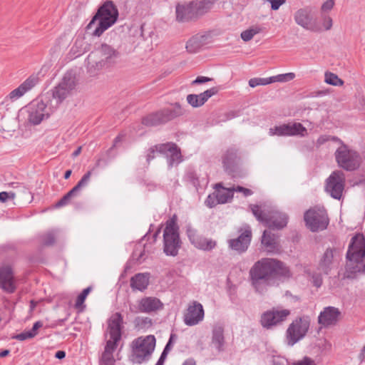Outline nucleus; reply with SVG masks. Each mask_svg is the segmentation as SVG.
I'll return each instance as SVG.
<instances>
[{
    "label": "nucleus",
    "mask_w": 365,
    "mask_h": 365,
    "mask_svg": "<svg viewBox=\"0 0 365 365\" xmlns=\"http://www.w3.org/2000/svg\"><path fill=\"white\" fill-rule=\"evenodd\" d=\"M205 204L207 207L212 208L215 207L217 204H220L217 197L216 192L212 195H209L205 200Z\"/></svg>",
    "instance_id": "45"
},
{
    "label": "nucleus",
    "mask_w": 365,
    "mask_h": 365,
    "mask_svg": "<svg viewBox=\"0 0 365 365\" xmlns=\"http://www.w3.org/2000/svg\"><path fill=\"white\" fill-rule=\"evenodd\" d=\"M215 192L220 204H224L232 198L234 192L232 190L231 187L229 189L223 188L222 190H217Z\"/></svg>",
    "instance_id": "37"
},
{
    "label": "nucleus",
    "mask_w": 365,
    "mask_h": 365,
    "mask_svg": "<svg viewBox=\"0 0 365 365\" xmlns=\"http://www.w3.org/2000/svg\"><path fill=\"white\" fill-rule=\"evenodd\" d=\"M293 365H315L314 361L309 357H304L302 360L294 364Z\"/></svg>",
    "instance_id": "56"
},
{
    "label": "nucleus",
    "mask_w": 365,
    "mask_h": 365,
    "mask_svg": "<svg viewBox=\"0 0 365 365\" xmlns=\"http://www.w3.org/2000/svg\"><path fill=\"white\" fill-rule=\"evenodd\" d=\"M269 134L278 136H304L307 129L300 123H287L269 128Z\"/></svg>",
    "instance_id": "18"
},
{
    "label": "nucleus",
    "mask_w": 365,
    "mask_h": 365,
    "mask_svg": "<svg viewBox=\"0 0 365 365\" xmlns=\"http://www.w3.org/2000/svg\"><path fill=\"white\" fill-rule=\"evenodd\" d=\"M186 176L187 180L190 182L193 186L197 188V187L200 185V182L197 174L195 172H188Z\"/></svg>",
    "instance_id": "50"
},
{
    "label": "nucleus",
    "mask_w": 365,
    "mask_h": 365,
    "mask_svg": "<svg viewBox=\"0 0 365 365\" xmlns=\"http://www.w3.org/2000/svg\"><path fill=\"white\" fill-rule=\"evenodd\" d=\"M42 327L43 323L40 321H38L34 324L32 329L29 330V331L33 333L35 336L37 334V330Z\"/></svg>",
    "instance_id": "58"
},
{
    "label": "nucleus",
    "mask_w": 365,
    "mask_h": 365,
    "mask_svg": "<svg viewBox=\"0 0 365 365\" xmlns=\"http://www.w3.org/2000/svg\"><path fill=\"white\" fill-rule=\"evenodd\" d=\"M123 320V317L119 312L113 314L108 319L107 332L110 339L106 341L102 356L113 357L117 344L121 339Z\"/></svg>",
    "instance_id": "7"
},
{
    "label": "nucleus",
    "mask_w": 365,
    "mask_h": 365,
    "mask_svg": "<svg viewBox=\"0 0 365 365\" xmlns=\"http://www.w3.org/2000/svg\"><path fill=\"white\" fill-rule=\"evenodd\" d=\"M312 282L313 284L317 287H319L322 284V277L321 274H315L312 276Z\"/></svg>",
    "instance_id": "55"
},
{
    "label": "nucleus",
    "mask_w": 365,
    "mask_h": 365,
    "mask_svg": "<svg viewBox=\"0 0 365 365\" xmlns=\"http://www.w3.org/2000/svg\"><path fill=\"white\" fill-rule=\"evenodd\" d=\"M261 29L258 27H252L241 33V38L245 41H250L253 36L260 32Z\"/></svg>",
    "instance_id": "41"
},
{
    "label": "nucleus",
    "mask_w": 365,
    "mask_h": 365,
    "mask_svg": "<svg viewBox=\"0 0 365 365\" xmlns=\"http://www.w3.org/2000/svg\"><path fill=\"white\" fill-rule=\"evenodd\" d=\"M290 314L289 309L273 307L262 314L260 324L264 328L271 329L282 324Z\"/></svg>",
    "instance_id": "11"
},
{
    "label": "nucleus",
    "mask_w": 365,
    "mask_h": 365,
    "mask_svg": "<svg viewBox=\"0 0 365 365\" xmlns=\"http://www.w3.org/2000/svg\"><path fill=\"white\" fill-rule=\"evenodd\" d=\"M65 356L66 352L64 351H58L55 354V357L58 359H62L65 358Z\"/></svg>",
    "instance_id": "62"
},
{
    "label": "nucleus",
    "mask_w": 365,
    "mask_h": 365,
    "mask_svg": "<svg viewBox=\"0 0 365 365\" xmlns=\"http://www.w3.org/2000/svg\"><path fill=\"white\" fill-rule=\"evenodd\" d=\"M295 77V74L294 73H287L284 74H279L274 76L269 77V80H271V83L275 82H287L294 79Z\"/></svg>",
    "instance_id": "40"
},
{
    "label": "nucleus",
    "mask_w": 365,
    "mask_h": 365,
    "mask_svg": "<svg viewBox=\"0 0 365 365\" xmlns=\"http://www.w3.org/2000/svg\"><path fill=\"white\" fill-rule=\"evenodd\" d=\"M34 337V334L29 331H24L20 334H16L12 336V339H17L19 341H24L26 339H31Z\"/></svg>",
    "instance_id": "48"
},
{
    "label": "nucleus",
    "mask_w": 365,
    "mask_h": 365,
    "mask_svg": "<svg viewBox=\"0 0 365 365\" xmlns=\"http://www.w3.org/2000/svg\"><path fill=\"white\" fill-rule=\"evenodd\" d=\"M271 83L269 78H253L249 81V86L255 88L257 86H265Z\"/></svg>",
    "instance_id": "43"
},
{
    "label": "nucleus",
    "mask_w": 365,
    "mask_h": 365,
    "mask_svg": "<svg viewBox=\"0 0 365 365\" xmlns=\"http://www.w3.org/2000/svg\"><path fill=\"white\" fill-rule=\"evenodd\" d=\"M176 19L181 22L197 19L192 2L186 5L176 6Z\"/></svg>",
    "instance_id": "30"
},
{
    "label": "nucleus",
    "mask_w": 365,
    "mask_h": 365,
    "mask_svg": "<svg viewBox=\"0 0 365 365\" xmlns=\"http://www.w3.org/2000/svg\"><path fill=\"white\" fill-rule=\"evenodd\" d=\"M155 338L153 335L140 336L131 343L130 361L133 364H141L150 360L155 347Z\"/></svg>",
    "instance_id": "5"
},
{
    "label": "nucleus",
    "mask_w": 365,
    "mask_h": 365,
    "mask_svg": "<svg viewBox=\"0 0 365 365\" xmlns=\"http://www.w3.org/2000/svg\"><path fill=\"white\" fill-rule=\"evenodd\" d=\"M172 338H173V336L171 335L169 341L166 344L163 351L162 352V354H161V355H160V358H159V359H158V362H157V364L155 365H163L164 361L165 360V358L167 356V353H168V351L169 349Z\"/></svg>",
    "instance_id": "49"
},
{
    "label": "nucleus",
    "mask_w": 365,
    "mask_h": 365,
    "mask_svg": "<svg viewBox=\"0 0 365 365\" xmlns=\"http://www.w3.org/2000/svg\"><path fill=\"white\" fill-rule=\"evenodd\" d=\"M262 245L268 252H273L277 247V240L275 235L270 231L264 230L261 240Z\"/></svg>",
    "instance_id": "35"
},
{
    "label": "nucleus",
    "mask_w": 365,
    "mask_h": 365,
    "mask_svg": "<svg viewBox=\"0 0 365 365\" xmlns=\"http://www.w3.org/2000/svg\"><path fill=\"white\" fill-rule=\"evenodd\" d=\"M306 225L312 232L325 230L329 225V217L324 208L314 207L304 213Z\"/></svg>",
    "instance_id": "10"
},
{
    "label": "nucleus",
    "mask_w": 365,
    "mask_h": 365,
    "mask_svg": "<svg viewBox=\"0 0 365 365\" xmlns=\"http://www.w3.org/2000/svg\"><path fill=\"white\" fill-rule=\"evenodd\" d=\"M324 76V81L327 84L332 86H342L344 84V81L341 79H340L337 75L333 73L326 72Z\"/></svg>",
    "instance_id": "38"
},
{
    "label": "nucleus",
    "mask_w": 365,
    "mask_h": 365,
    "mask_svg": "<svg viewBox=\"0 0 365 365\" xmlns=\"http://www.w3.org/2000/svg\"><path fill=\"white\" fill-rule=\"evenodd\" d=\"M0 285L1 289L7 293H14L16 289L12 269L9 266L0 269Z\"/></svg>",
    "instance_id": "23"
},
{
    "label": "nucleus",
    "mask_w": 365,
    "mask_h": 365,
    "mask_svg": "<svg viewBox=\"0 0 365 365\" xmlns=\"http://www.w3.org/2000/svg\"><path fill=\"white\" fill-rule=\"evenodd\" d=\"M208 36L196 34L190 38L186 43V49L189 53H197L207 43Z\"/></svg>",
    "instance_id": "32"
},
{
    "label": "nucleus",
    "mask_w": 365,
    "mask_h": 365,
    "mask_svg": "<svg viewBox=\"0 0 365 365\" xmlns=\"http://www.w3.org/2000/svg\"><path fill=\"white\" fill-rule=\"evenodd\" d=\"M249 275L255 292L263 294L269 287L274 284L277 278L289 277L291 274L289 268L282 262L262 258L250 268Z\"/></svg>",
    "instance_id": "1"
},
{
    "label": "nucleus",
    "mask_w": 365,
    "mask_h": 365,
    "mask_svg": "<svg viewBox=\"0 0 365 365\" xmlns=\"http://www.w3.org/2000/svg\"><path fill=\"white\" fill-rule=\"evenodd\" d=\"M333 258V250L331 248L327 249L319 264V269L326 274L331 270Z\"/></svg>",
    "instance_id": "36"
},
{
    "label": "nucleus",
    "mask_w": 365,
    "mask_h": 365,
    "mask_svg": "<svg viewBox=\"0 0 365 365\" xmlns=\"http://www.w3.org/2000/svg\"><path fill=\"white\" fill-rule=\"evenodd\" d=\"M312 11V8L309 6L297 9L294 14V21L306 30L317 33L322 32V29L314 21Z\"/></svg>",
    "instance_id": "14"
},
{
    "label": "nucleus",
    "mask_w": 365,
    "mask_h": 365,
    "mask_svg": "<svg viewBox=\"0 0 365 365\" xmlns=\"http://www.w3.org/2000/svg\"><path fill=\"white\" fill-rule=\"evenodd\" d=\"M91 175V172L88 171L81 178L78 182L56 203L55 207L58 208L68 205L71 199L76 196L83 187H85L88 185L90 180Z\"/></svg>",
    "instance_id": "24"
},
{
    "label": "nucleus",
    "mask_w": 365,
    "mask_h": 365,
    "mask_svg": "<svg viewBox=\"0 0 365 365\" xmlns=\"http://www.w3.org/2000/svg\"><path fill=\"white\" fill-rule=\"evenodd\" d=\"M119 57V52L111 46L103 43L87 58V66L89 72L95 74L97 71L107 68L115 63Z\"/></svg>",
    "instance_id": "4"
},
{
    "label": "nucleus",
    "mask_w": 365,
    "mask_h": 365,
    "mask_svg": "<svg viewBox=\"0 0 365 365\" xmlns=\"http://www.w3.org/2000/svg\"><path fill=\"white\" fill-rule=\"evenodd\" d=\"M252 212L257 220L264 224L268 212L261 210L258 205H252Z\"/></svg>",
    "instance_id": "42"
},
{
    "label": "nucleus",
    "mask_w": 365,
    "mask_h": 365,
    "mask_svg": "<svg viewBox=\"0 0 365 365\" xmlns=\"http://www.w3.org/2000/svg\"><path fill=\"white\" fill-rule=\"evenodd\" d=\"M334 6V0H327L322 5L321 9L322 11H329L333 9Z\"/></svg>",
    "instance_id": "52"
},
{
    "label": "nucleus",
    "mask_w": 365,
    "mask_h": 365,
    "mask_svg": "<svg viewBox=\"0 0 365 365\" xmlns=\"http://www.w3.org/2000/svg\"><path fill=\"white\" fill-rule=\"evenodd\" d=\"M38 82V78L36 76H31L24 81L18 88L13 90L8 96V98L12 101L19 98L27 91L33 88Z\"/></svg>",
    "instance_id": "28"
},
{
    "label": "nucleus",
    "mask_w": 365,
    "mask_h": 365,
    "mask_svg": "<svg viewBox=\"0 0 365 365\" xmlns=\"http://www.w3.org/2000/svg\"><path fill=\"white\" fill-rule=\"evenodd\" d=\"M41 242L43 245H53L55 242L56 235L53 231H48L40 236Z\"/></svg>",
    "instance_id": "39"
},
{
    "label": "nucleus",
    "mask_w": 365,
    "mask_h": 365,
    "mask_svg": "<svg viewBox=\"0 0 365 365\" xmlns=\"http://www.w3.org/2000/svg\"><path fill=\"white\" fill-rule=\"evenodd\" d=\"M341 314L339 309L334 307H327L320 313L318 322L324 327L335 324Z\"/></svg>",
    "instance_id": "27"
},
{
    "label": "nucleus",
    "mask_w": 365,
    "mask_h": 365,
    "mask_svg": "<svg viewBox=\"0 0 365 365\" xmlns=\"http://www.w3.org/2000/svg\"><path fill=\"white\" fill-rule=\"evenodd\" d=\"M101 365H114L113 358L110 356H102Z\"/></svg>",
    "instance_id": "59"
},
{
    "label": "nucleus",
    "mask_w": 365,
    "mask_h": 365,
    "mask_svg": "<svg viewBox=\"0 0 365 365\" xmlns=\"http://www.w3.org/2000/svg\"><path fill=\"white\" fill-rule=\"evenodd\" d=\"M91 290V287H88L84 289L82 291V292L78 296L76 301V304H75V307L76 308H79L80 307H81L83 305V304L85 302L86 298L87 297L88 294L90 293Z\"/></svg>",
    "instance_id": "44"
},
{
    "label": "nucleus",
    "mask_w": 365,
    "mask_h": 365,
    "mask_svg": "<svg viewBox=\"0 0 365 365\" xmlns=\"http://www.w3.org/2000/svg\"><path fill=\"white\" fill-rule=\"evenodd\" d=\"M225 339L224 335V327L220 324H215L212 329L211 345L218 351H224Z\"/></svg>",
    "instance_id": "29"
},
{
    "label": "nucleus",
    "mask_w": 365,
    "mask_h": 365,
    "mask_svg": "<svg viewBox=\"0 0 365 365\" xmlns=\"http://www.w3.org/2000/svg\"><path fill=\"white\" fill-rule=\"evenodd\" d=\"M309 328V320L307 317H299L294 320L289 326L286 334L287 343L293 346L303 339Z\"/></svg>",
    "instance_id": "13"
},
{
    "label": "nucleus",
    "mask_w": 365,
    "mask_h": 365,
    "mask_svg": "<svg viewBox=\"0 0 365 365\" xmlns=\"http://www.w3.org/2000/svg\"><path fill=\"white\" fill-rule=\"evenodd\" d=\"M215 1L216 0H202L200 1H191L196 17L198 18L208 12Z\"/></svg>",
    "instance_id": "34"
},
{
    "label": "nucleus",
    "mask_w": 365,
    "mask_h": 365,
    "mask_svg": "<svg viewBox=\"0 0 365 365\" xmlns=\"http://www.w3.org/2000/svg\"><path fill=\"white\" fill-rule=\"evenodd\" d=\"M185 113L186 110L180 103H175L172 107L165 108L145 116L142 123L146 126H157L182 116Z\"/></svg>",
    "instance_id": "6"
},
{
    "label": "nucleus",
    "mask_w": 365,
    "mask_h": 365,
    "mask_svg": "<svg viewBox=\"0 0 365 365\" xmlns=\"http://www.w3.org/2000/svg\"><path fill=\"white\" fill-rule=\"evenodd\" d=\"M204 309L202 305L193 301L190 303L184 314V322L187 326H195L201 322L204 319Z\"/></svg>",
    "instance_id": "20"
},
{
    "label": "nucleus",
    "mask_w": 365,
    "mask_h": 365,
    "mask_svg": "<svg viewBox=\"0 0 365 365\" xmlns=\"http://www.w3.org/2000/svg\"><path fill=\"white\" fill-rule=\"evenodd\" d=\"M252 240V231L250 227H247L241 234L235 239L227 241L229 248L238 254L246 252Z\"/></svg>",
    "instance_id": "19"
},
{
    "label": "nucleus",
    "mask_w": 365,
    "mask_h": 365,
    "mask_svg": "<svg viewBox=\"0 0 365 365\" xmlns=\"http://www.w3.org/2000/svg\"><path fill=\"white\" fill-rule=\"evenodd\" d=\"M339 146L334 153L337 165L347 171H354L358 169L361 163V158L359 153L341 141Z\"/></svg>",
    "instance_id": "9"
},
{
    "label": "nucleus",
    "mask_w": 365,
    "mask_h": 365,
    "mask_svg": "<svg viewBox=\"0 0 365 365\" xmlns=\"http://www.w3.org/2000/svg\"><path fill=\"white\" fill-rule=\"evenodd\" d=\"M158 152L167 155L169 167H173L175 164H179L182 161L180 150L173 143H167L155 145Z\"/></svg>",
    "instance_id": "22"
},
{
    "label": "nucleus",
    "mask_w": 365,
    "mask_h": 365,
    "mask_svg": "<svg viewBox=\"0 0 365 365\" xmlns=\"http://www.w3.org/2000/svg\"><path fill=\"white\" fill-rule=\"evenodd\" d=\"M155 158V150L153 148H150L149 153L147 155V161L150 162Z\"/></svg>",
    "instance_id": "60"
},
{
    "label": "nucleus",
    "mask_w": 365,
    "mask_h": 365,
    "mask_svg": "<svg viewBox=\"0 0 365 365\" xmlns=\"http://www.w3.org/2000/svg\"><path fill=\"white\" fill-rule=\"evenodd\" d=\"M365 238L362 234H356L351 240L346 252L347 263L344 277L355 279L358 274L365 273Z\"/></svg>",
    "instance_id": "2"
},
{
    "label": "nucleus",
    "mask_w": 365,
    "mask_h": 365,
    "mask_svg": "<svg viewBox=\"0 0 365 365\" xmlns=\"http://www.w3.org/2000/svg\"><path fill=\"white\" fill-rule=\"evenodd\" d=\"M212 80V78H208V77H206V76H197L192 82V85H195V84H201V83H207V82H209Z\"/></svg>",
    "instance_id": "54"
},
{
    "label": "nucleus",
    "mask_w": 365,
    "mask_h": 365,
    "mask_svg": "<svg viewBox=\"0 0 365 365\" xmlns=\"http://www.w3.org/2000/svg\"><path fill=\"white\" fill-rule=\"evenodd\" d=\"M232 190L233 192H242L244 196L245 197H247V196H250V195H252L253 194V192L248 189V188H245L244 187H242V186H237V187H232Z\"/></svg>",
    "instance_id": "51"
},
{
    "label": "nucleus",
    "mask_w": 365,
    "mask_h": 365,
    "mask_svg": "<svg viewBox=\"0 0 365 365\" xmlns=\"http://www.w3.org/2000/svg\"><path fill=\"white\" fill-rule=\"evenodd\" d=\"M322 21H323L322 26H321L322 29V31L323 30L329 31L331 29L332 25H333V21L330 16H326V15L323 16Z\"/></svg>",
    "instance_id": "47"
},
{
    "label": "nucleus",
    "mask_w": 365,
    "mask_h": 365,
    "mask_svg": "<svg viewBox=\"0 0 365 365\" xmlns=\"http://www.w3.org/2000/svg\"><path fill=\"white\" fill-rule=\"evenodd\" d=\"M218 88L212 87L200 94H189L187 96L186 100L188 104L193 108H199L203 106L207 100L217 94Z\"/></svg>",
    "instance_id": "26"
},
{
    "label": "nucleus",
    "mask_w": 365,
    "mask_h": 365,
    "mask_svg": "<svg viewBox=\"0 0 365 365\" xmlns=\"http://www.w3.org/2000/svg\"><path fill=\"white\" fill-rule=\"evenodd\" d=\"M329 140L338 141L339 139L337 137H331L330 135H323L319 137L316 145L317 147H319Z\"/></svg>",
    "instance_id": "46"
},
{
    "label": "nucleus",
    "mask_w": 365,
    "mask_h": 365,
    "mask_svg": "<svg viewBox=\"0 0 365 365\" xmlns=\"http://www.w3.org/2000/svg\"><path fill=\"white\" fill-rule=\"evenodd\" d=\"M178 226L173 220L167 221L163 230V250L169 256H176L181 247Z\"/></svg>",
    "instance_id": "8"
},
{
    "label": "nucleus",
    "mask_w": 365,
    "mask_h": 365,
    "mask_svg": "<svg viewBox=\"0 0 365 365\" xmlns=\"http://www.w3.org/2000/svg\"><path fill=\"white\" fill-rule=\"evenodd\" d=\"M163 308L161 301L153 297H145L137 302V304H130V311L133 313H151Z\"/></svg>",
    "instance_id": "17"
},
{
    "label": "nucleus",
    "mask_w": 365,
    "mask_h": 365,
    "mask_svg": "<svg viewBox=\"0 0 365 365\" xmlns=\"http://www.w3.org/2000/svg\"><path fill=\"white\" fill-rule=\"evenodd\" d=\"M9 198V194L6 192H0V201L1 202H6L7 199Z\"/></svg>",
    "instance_id": "61"
},
{
    "label": "nucleus",
    "mask_w": 365,
    "mask_h": 365,
    "mask_svg": "<svg viewBox=\"0 0 365 365\" xmlns=\"http://www.w3.org/2000/svg\"><path fill=\"white\" fill-rule=\"evenodd\" d=\"M344 186V173L341 170H335L327 179L325 190L333 198L340 200Z\"/></svg>",
    "instance_id": "15"
},
{
    "label": "nucleus",
    "mask_w": 365,
    "mask_h": 365,
    "mask_svg": "<svg viewBox=\"0 0 365 365\" xmlns=\"http://www.w3.org/2000/svg\"><path fill=\"white\" fill-rule=\"evenodd\" d=\"M237 149L231 147L229 148L222 156L223 166L227 171H232L235 167L237 159Z\"/></svg>",
    "instance_id": "33"
},
{
    "label": "nucleus",
    "mask_w": 365,
    "mask_h": 365,
    "mask_svg": "<svg viewBox=\"0 0 365 365\" xmlns=\"http://www.w3.org/2000/svg\"><path fill=\"white\" fill-rule=\"evenodd\" d=\"M149 279V273H138L130 278V286L133 290L143 292L147 289Z\"/></svg>",
    "instance_id": "31"
},
{
    "label": "nucleus",
    "mask_w": 365,
    "mask_h": 365,
    "mask_svg": "<svg viewBox=\"0 0 365 365\" xmlns=\"http://www.w3.org/2000/svg\"><path fill=\"white\" fill-rule=\"evenodd\" d=\"M186 232L190 242L198 249L210 251L217 245L216 242L212 239H208L198 235L197 230L191 227H187Z\"/></svg>",
    "instance_id": "21"
},
{
    "label": "nucleus",
    "mask_w": 365,
    "mask_h": 365,
    "mask_svg": "<svg viewBox=\"0 0 365 365\" xmlns=\"http://www.w3.org/2000/svg\"><path fill=\"white\" fill-rule=\"evenodd\" d=\"M225 116L226 118L223 120L224 121L234 118L236 116V114L234 111H230L227 113Z\"/></svg>",
    "instance_id": "63"
},
{
    "label": "nucleus",
    "mask_w": 365,
    "mask_h": 365,
    "mask_svg": "<svg viewBox=\"0 0 365 365\" xmlns=\"http://www.w3.org/2000/svg\"><path fill=\"white\" fill-rule=\"evenodd\" d=\"M182 365H196V363L193 359H188L184 361Z\"/></svg>",
    "instance_id": "64"
},
{
    "label": "nucleus",
    "mask_w": 365,
    "mask_h": 365,
    "mask_svg": "<svg viewBox=\"0 0 365 365\" xmlns=\"http://www.w3.org/2000/svg\"><path fill=\"white\" fill-rule=\"evenodd\" d=\"M42 327L43 323L40 321H38L34 324L32 329L29 330V331L33 333L35 336L37 334V330Z\"/></svg>",
    "instance_id": "57"
},
{
    "label": "nucleus",
    "mask_w": 365,
    "mask_h": 365,
    "mask_svg": "<svg viewBox=\"0 0 365 365\" xmlns=\"http://www.w3.org/2000/svg\"><path fill=\"white\" fill-rule=\"evenodd\" d=\"M287 215L285 213L277 210H272L268 212L264 225L272 229H282L287 224Z\"/></svg>",
    "instance_id": "25"
},
{
    "label": "nucleus",
    "mask_w": 365,
    "mask_h": 365,
    "mask_svg": "<svg viewBox=\"0 0 365 365\" xmlns=\"http://www.w3.org/2000/svg\"><path fill=\"white\" fill-rule=\"evenodd\" d=\"M270 2L272 10H278L279 8L285 3L286 0H267Z\"/></svg>",
    "instance_id": "53"
},
{
    "label": "nucleus",
    "mask_w": 365,
    "mask_h": 365,
    "mask_svg": "<svg viewBox=\"0 0 365 365\" xmlns=\"http://www.w3.org/2000/svg\"><path fill=\"white\" fill-rule=\"evenodd\" d=\"M118 16V10L114 3L112 1H106L99 6L96 14L87 25L86 29H91L98 21V25L92 32V36L99 37L116 23Z\"/></svg>",
    "instance_id": "3"
},
{
    "label": "nucleus",
    "mask_w": 365,
    "mask_h": 365,
    "mask_svg": "<svg viewBox=\"0 0 365 365\" xmlns=\"http://www.w3.org/2000/svg\"><path fill=\"white\" fill-rule=\"evenodd\" d=\"M76 86V78L66 73L59 83L52 89V96L58 106L65 99L71 96Z\"/></svg>",
    "instance_id": "12"
},
{
    "label": "nucleus",
    "mask_w": 365,
    "mask_h": 365,
    "mask_svg": "<svg viewBox=\"0 0 365 365\" xmlns=\"http://www.w3.org/2000/svg\"><path fill=\"white\" fill-rule=\"evenodd\" d=\"M53 112V109L48 107L42 100L36 99L30 104L29 120L34 125H38Z\"/></svg>",
    "instance_id": "16"
}]
</instances>
